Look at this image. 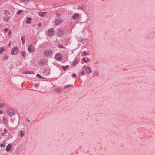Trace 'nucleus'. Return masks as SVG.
I'll return each mask as SVG.
<instances>
[{
  "label": "nucleus",
  "instance_id": "nucleus-1",
  "mask_svg": "<svg viewBox=\"0 0 155 155\" xmlns=\"http://www.w3.org/2000/svg\"><path fill=\"white\" fill-rule=\"evenodd\" d=\"M64 33V31L62 28H60L57 29V31L56 35L58 37H62Z\"/></svg>",
  "mask_w": 155,
  "mask_h": 155
},
{
  "label": "nucleus",
  "instance_id": "nucleus-2",
  "mask_svg": "<svg viewBox=\"0 0 155 155\" xmlns=\"http://www.w3.org/2000/svg\"><path fill=\"white\" fill-rule=\"evenodd\" d=\"M18 48L16 47H14L13 48L12 50L11 54L12 55H15L18 54Z\"/></svg>",
  "mask_w": 155,
  "mask_h": 155
},
{
  "label": "nucleus",
  "instance_id": "nucleus-3",
  "mask_svg": "<svg viewBox=\"0 0 155 155\" xmlns=\"http://www.w3.org/2000/svg\"><path fill=\"white\" fill-rule=\"evenodd\" d=\"M55 58L56 60L61 61L63 60L62 54L60 53H57L55 56Z\"/></svg>",
  "mask_w": 155,
  "mask_h": 155
},
{
  "label": "nucleus",
  "instance_id": "nucleus-4",
  "mask_svg": "<svg viewBox=\"0 0 155 155\" xmlns=\"http://www.w3.org/2000/svg\"><path fill=\"white\" fill-rule=\"evenodd\" d=\"M63 21L62 18H57L54 21L55 25L56 26L59 25L61 24Z\"/></svg>",
  "mask_w": 155,
  "mask_h": 155
},
{
  "label": "nucleus",
  "instance_id": "nucleus-5",
  "mask_svg": "<svg viewBox=\"0 0 155 155\" xmlns=\"http://www.w3.org/2000/svg\"><path fill=\"white\" fill-rule=\"evenodd\" d=\"M48 33L51 36H53L55 34V30L53 28H51L48 31Z\"/></svg>",
  "mask_w": 155,
  "mask_h": 155
},
{
  "label": "nucleus",
  "instance_id": "nucleus-6",
  "mask_svg": "<svg viewBox=\"0 0 155 155\" xmlns=\"http://www.w3.org/2000/svg\"><path fill=\"white\" fill-rule=\"evenodd\" d=\"M28 50L30 53H33L34 51L35 48L32 44H31L28 46Z\"/></svg>",
  "mask_w": 155,
  "mask_h": 155
},
{
  "label": "nucleus",
  "instance_id": "nucleus-7",
  "mask_svg": "<svg viewBox=\"0 0 155 155\" xmlns=\"http://www.w3.org/2000/svg\"><path fill=\"white\" fill-rule=\"evenodd\" d=\"M8 115L11 117L15 114L14 111L12 110H8L6 111Z\"/></svg>",
  "mask_w": 155,
  "mask_h": 155
},
{
  "label": "nucleus",
  "instance_id": "nucleus-8",
  "mask_svg": "<svg viewBox=\"0 0 155 155\" xmlns=\"http://www.w3.org/2000/svg\"><path fill=\"white\" fill-rule=\"evenodd\" d=\"M52 53V51L51 50H47L43 53V55L45 57H47L51 55Z\"/></svg>",
  "mask_w": 155,
  "mask_h": 155
},
{
  "label": "nucleus",
  "instance_id": "nucleus-9",
  "mask_svg": "<svg viewBox=\"0 0 155 155\" xmlns=\"http://www.w3.org/2000/svg\"><path fill=\"white\" fill-rule=\"evenodd\" d=\"M85 70L87 74H89L92 72L91 69L89 67H86L85 68Z\"/></svg>",
  "mask_w": 155,
  "mask_h": 155
},
{
  "label": "nucleus",
  "instance_id": "nucleus-10",
  "mask_svg": "<svg viewBox=\"0 0 155 155\" xmlns=\"http://www.w3.org/2000/svg\"><path fill=\"white\" fill-rule=\"evenodd\" d=\"M79 60L80 59L79 58H76L72 64V66H75L76 65L79 63Z\"/></svg>",
  "mask_w": 155,
  "mask_h": 155
},
{
  "label": "nucleus",
  "instance_id": "nucleus-11",
  "mask_svg": "<svg viewBox=\"0 0 155 155\" xmlns=\"http://www.w3.org/2000/svg\"><path fill=\"white\" fill-rule=\"evenodd\" d=\"M12 147V145L11 144H9L7 145L6 147V150L7 152H9L11 150Z\"/></svg>",
  "mask_w": 155,
  "mask_h": 155
},
{
  "label": "nucleus",
  "instance_id": "nucleus-12",
  "mask_svg": "<svg viewBox=\"0 0 155 155\" xmlns=\"http://www.w3.org/2000/svg\"><path fill=\"white\" fill-rule=\"evenodd\" d=\"M11 19V17L10 16H6V17H4L3 18V21H7L9 20H10Z\"/></svg>",
  "mask_w": 155,
  "mask_h": 155
},
{
  "label": "nucleus",
  "instance_id": "nucleus-13",
  "mask_svg": "<svg viewBox=\"0 0 155 155\" xmlns=\"http://www.w3.org/2000/svg\"><path fill=\"white\" fill-rule=\"evenodd\" d=\"M61 91V88H56L54 89V91L58 93H60Z\"/></svg>",
  "mask_w": 155,
  "mask_h": 155
},
{
  "label": "nucleus",
  "instance_id": "nucleus-14",
  "mask_svg": "<svg viewBox=\"0 0 155 155\" xmlns=\"http://www.w3.org/2000/svg\"><path fill=\"white\" fill-rule=\"evenodd\" d=\"M79 15L78 13L75 14L72 16V18L73 19L75 20L79 16Z\"/></svg>",
  "mask_w": 155,
  "mask_h": 155
},
{
  "label": "nucleus",
  "instance_id": "nucleus-15",
  "mask_svg": "<svg viewBox=\"0 0 155 155\" xmlns=\"http://www.w3.org/2000/svg\"><path fill=\"white\" fill-rule=\"evenodd\" d=\"M20 2H22L25 4H28L29 2V1L28 0H20Z\"/></svg>",
  "mask_w": 155,
  "mask_h": 155
},
{
  "label": "nucleus",
  "instance_id": "nucleus-16",
  "mask_svg": "<svg viewBox=\"0 0 155 155\" xmlns=\"http://www.w3.org/2000/svg\"><path fill=\"white\" fill-rule=\"evenodd\" d=\"M47 14L46 12H40L39 13V15L41 17H44Z\"/></svg>",
  "mask_w": 155,
  "mask_h": 155
},
{
  "label": "nucleus",
  "instance_id": "nucleus-17",
  "mask_svg": "<svg viewBox=\"0 0 155 155\" xmlns=\"http://www.w3.org/2000/svg\"><path fill=\"white\" fill-rule=\"evenodd\" d=\"M32 18L31 17H28L27 18L26 21V23L27 24H30L31 23V21Z\"/></svg>",
  "mask_w": 155,
  "mask_h": 155
},
{
  "label": "nucleus",
  "instance_id": "nucleus-18",
  "mask_svg": "<svg viewBox=\"0 0 155 155\" xmlns=\"http://www.w3.org/2000/svg\"><path fill=\"white\" fill-rule=\"evenodd\" d=\"M10 14V12L9 11L7 10H4V14L6 16H7L8 15Z\"/></svg>",
  "mask_w": 155,
  "mask_h": 155
},
{
  "label": "nucleus",
  "instance_id": "nucleus-19",
  "mask_svg": "<svg viewBox=\"0 0 155 155\" xmlns=\"http://www.w3.org/2000/svg\"><path fill=\"white\" fill-rule=\"evenodd\" d=\"M3 123L5 125H7L8 123V120L5 118H4L2 120Z\"/></svg>",
  "mask_w": 155,
  "mask_h": 155
},
{
  "label": "nucleus",
  "instance_id": "nucleus-20",
  "mask_svg": "<svg viewBox=\"0 0 155 155\" xmlns=\"http://www.w3.org/2000/svg\"><path fill=\"white\" fill-rule=\"evenodd\" d=\"M69 66L68 65L62 66V68L64 71H66L67 69H68L69 68Z\"/></svg>",
  "mask_w": 155,
  "mask_h": 155
},
{
  "label": "nucleus",
  "instance_id": "nucleus-21",
  "mask_svg": "<svg viewBox=\"0 0 155 155\" xmlns=\"http://www.w3.org/2000/svg\"><path fill=\"white\" fill-rule=\"evenodd\" d=\"M21 40L22 41V43L23 44H25V38L24 36H23L21 38Z\"/></svg>",
  "mask_w": 155,
  "mask_h": 155
},
{
  "label": "nucleus",
  "instance_id": "nucleus-22",
  "mask_svg": "<svg viewBox=\"0 0 155 155\" xmlns=\"http://www.w3.org/2000/svg\"><path fill=\"white\" fill-rule=\"evenodd\" d=\"M23 74H33L32 72H31L28 71H26L25 72H23Z\"/></svg>",
  "mask_w": 155,
  "mask_h": 155
},
{
  "label": "nucleus",
  "instance_id": "nucleus-23",
  "mask_svg": "<svg viewBox=\"0 0 155 155\" xmlns=\"http://www.w3.org/2000/svg\"><path fill=\"white\" fill-rule=\"evenodd\" d=\"M25 134L24 132L22 130L20 131V136L21 138L23 137V136Z\"/></svg>",
  "mask_w": 155,
  "mask_h": 155
},
{
  "label": "nucleus",
  "instance_id": "nucleus-24",
  "mask_svg": "<svg viewBox=\"0 0 155 155\" xmlns=\"http://www.w3.org/2000/svg\"><path fill=\"white\" fill-rule=\"evenodd\" d=\"M81 54L83 56H85L87 55L88 54V53H87L86 51H84L83 52L81 53Z\"/></svg>",
  "mask_w": 155,
  "mask_h": 155
},
{
  "label": "nucleus",
  "instance_id": "nucleus-25",
  "mask_svg": "<svg viewBox=\"0 0 155 155\" xmlns=\"http://www.w3.org/2000/svg\"><path fill=\"white\" fill-rule=\"evenodd\" d=\"M81 60L82 61H84V62H85V63H87L89 61V60L88 59L87 60H85V58H82Z\"/></svg>",
  "mask_w": 155,
  "mask_h": 155
},
{
  "label": "nucleus",
  "instance_id": "nucleus-26",
  "mask_svg": "<svg viewBox=\"0 0 155 155\" xmlns=\"http://www.w3.org/2000/svg\"><path fill=\"white\" fill-rule=\"evenodd\" d=\"M21 52L23 56V57L25 58L26 57V54L25 52H24L23 51H21Z\"/></svg>",
  "mask_w": 155,
  "mask_h": 155
},
{
  "label": "nucleus",
  "instance_id": "nucleus-27",
  "mask_svg": "<svg viewBox=\"0 0 155 155\" xmlns=\"http://www.w3.org/2000/svg\"><path fill=\"white\" fill-rule=\"evenodd\" d=\"M98 75V73L97 71H95L93 74V75L94 76H97Z\"/></svg>",
  "mask_w": 155,
  "mask_h": 155
},
{
  "label": "nucleus",
  "instance_id": "nucleus-28",
  "mask_svg": "<svg viewBox=\"0 0 155 155\" xmlns=\"http://www.w3.org/2000/svg\"><path fill=\"white\" fill-rule=\"evenodd\" d=\"M36 76L37 77V78H41V79H43L44 78H43L41 75H40V74H37L36 75Z\"/></svg>",
  "mask_w": 155,
  "mask_h": 155
},
{
  "label": "nucleus",
  "instance_id": "nucleus-29",
  "mask_svg": "<svg viewBox=\"0 0 155 155\" xmlns=\"http://www.w3.org/2000/svg\"><path fill=\"white\" fill-rule=\"evenodd\" d=\"M73 86V85H71V84L68 85H67L65 86L64 87V88H68V87H72Z\"/></svg>",
  "mask_w": 155,
  "mask_h": 155
},
{
  "label": "nucleus",
  "instance_id": "nucleus-30",
  "mask_svg": "<svg viewBox=\"0 0 155 155\" xmlns=\"http://www.w3.org/2000/svg\"><path fill=\"white\" fill-rule=\"evenodd\" d=\"M0 54H2V52L4 51V49L2 47L0 48Z\"/></svg>",
  "mask_w": 155,
  "mask_h": 155
},
{
  "label": "nucleus",
  "instance_id": "nucleus-31",
  "mask_svg": "<svg viewBox=\"0 0 155 155\" xmlns=\"http://www.w3.org/2000/svg\"><path fill=\"white\" fill-rule=\"evenodd\" d=\"M58 47L60 48H65L62 45L60 44L58 45Z\"/></svg>",
  "mask_w": 155,
  "mask_h": 155
},
{
  "label": "nucleus",
  "instance_id": "nucleus-32",
  "mask_svg": "<svg viewBox=\"0 0 155 155\" xmlns=\"http://www.w3.org/2000/svg\"><path fill=\"white\" fill-rule=\"evenodd\" d=\"M23 12V10H19L17 12V15H20L21 14V12Z\"/></svg>",
  "mask_w": 155,
  "mask_h": 155
},
{
  "label": "nucleus",
  "instance_id": "nucleus-33",
  "mask_svg": "<svg viewBox=\"0 0 155 155\" xmlns=\"http://www.w3.org/2000/svg\"><path fill=\"white\" fill-rule=\"evenodd\" d=\"M56 16L58 18H59V17L60 16V14L58 13L56 14Z\"/></svg>",
  "mask_w": 155,
  "mask_h": 155
},
{
  "label": "nucleus",
  "instance_id": "nucleus-34",
  "mask_svg": "<svg viewBox=\"0 0 155 155\" xmlns=\"http://www.w3.org/2000/svg\"><path fill=\"white\" fill-rule=\"evenodd\" d=\"M4 104L2 103H0V108H3L4 107Z\"/></svg>",
  "mask_w": 155,
  "mask_h": 155
},
{
  "label": "nucleus",
  "instance_id": "nucleus-35",
  "mask_svg": "<svg viewBox=\"0 0 155 155\" xmlns=\"http://www.w3.org/2000/svg\"><path fill=\"white\" fill-rule=\"evenodd\" d=\"M9 29L8 28H6L4 29V31L5 33H6L8 31Z\"/></svg>",
  "mask_w": 155,
  "mask_h": 155
},
{
  "label": "nucleus",
  "instance_id": "nucleus-36",
  "mask_svg": "<svg viewBox=\"0 0 155 155\" xmlns=\"http://www.w3.org/2000/svg\"><path fill=\"white\" fill-rule=\"evenodd\" d=\"M76 75L74 73H73L72 74V76L74 78H75L76 77Z\"/></svg>",
  "mask_w": 155,
  "mask_h": 155
},
{
  "label": "nucleus",
  "instance_id": "nucleus-37",
  "mask_svg": "<svg viewBox=\"0 0 155 155\" xmlns=\"http://www.w3.org/2000/svg\"><path fill=\"white\" fill-rule=\"evenodd\" d=\"M81 42L83 44H84L85 43V41L84 40H82V39H81Z\"/></svg>",
  "mask_w": 155,
  "mask_h": 155
},
{
  "label": "nucleus",
  "instance_id": "nucleus-38",
  "mask_svg": "<svg viewBox=\"0 0 155 155\" xmlns=\"http://www.w3.org/2000/svg\"><path fill=\"white\" fill-rule=\"evenodd\" d=\"M5 145L4 144H3L2 143L0 145V147H5Z\"/></svg>",
  "mask_w": 155,
  "mask_h": 155
},
{
  "label": "nucleus",
  "instance_id": "nucleus-39",
  "mask_svg": "<svg viewBox=\"0 0 155 155\" xmlns=\"http://www.w3.org/2000/svg\"><path fill=\"white\" fill-rule=\"evenodd\" d=\"M8 56H6L5 57L3 58V59L5 60H6L8 59Z\"/></svg>",
  "mask_w": 155,
  "mask_h": 155
},
{
  "label": "nucleus",
  "instance_id": "nucleus-40",
  "mask_svg": "<svg viewBox=\"0 0 155 155\" xmlns=\"http://www.w3.org/2000/svg\"><path fill=\"white\" fill-rule=\"evenodd\" d=\"M4 132L5 134H6L7 133L8 130H7L5 128L4 130Z\"/></svg>",
  "mask_w": 155,
  "mask_h": 155
},
{
  "label": "nucleus",
  "instance_id": "nucleus-41",
  "mask_svg": "<svg viewBox=\"0 0 155 155\" xmlns=\"http://www.w3.org/2000/svg\"><path fill=\"white\" fill-rule=\"evenodd\" d=\"M85 73V71H83L81 72V75H83Z\"/></svg>",
  "mask_w": 155,
  "mask_h": 155
},
{
  "label": "nucleus",
  "instance_id": "nucleus-42",
  "mask_svg": "<svg viewBox=\"0 0 155 155\" xmlns=\"http://www.w3.org/2000/svg\"><path fill=\"white\" fill-rule=\"evenodd\" d=\"M11 30H10L9 31L8 34L9 35V37H10V35L11 34Z\"/></svg>",
  "mask_w": 155,
  "mask_h": 155
},
{
  "label": "nucleus",
  "instance_id": "nucleus-43",
  "mask_svg": "<svg viewBox=\"0 0 155 155\" xmlns=\"http://www.w3.org/2000/svg\"><path fill=\"white\" fill-rule=\"evenodd\" d=\"M38 84L37 83V84H35V87L36 88H37L38 87Z\"/></svg>",
  "mask_w": 155,
  "mask_h": 155
},
{
  "label": "nucleus",
  "instance_id": "nucleus-44",
  "mask_svg": "<svg viewBox=\"0 0 155 155\" xmlns=\"http://www.w3.org/2000/svg\"><path fill=\"white\" fill-rule=\"evenodd\" d=\"M42 25V24L41 23H39L38 24V27H41Z\"/></svg>",
  "mask_w": 155,
  "mask_h": 155
},
{
  "label": "nucleus",
  "instance_id": "nucleus-45",
  "mask_svg": "<svg viewBox=\"0 0 155 155\" xmlns=\"http://www.w3.org/2000/svg\"><path fill=\"white\" fill-rule=\"evenodd\" d=\"M11 42H10L8 45V47H10L11 46Z\"/></svg>",
  "mask_w": 155,
  "mask_h": 155
},
{
  "label": "nucleus",
  "instance_id": "nucleus-46",
  "mask_svg": "<svg viewBox=\"0 0 155 155\" xmlns=\"http://www.w3.org/2000/svg\"><path fill=\"white\" fill-rule=\"evenodd\" d=\"M3 113V112L2 110H0V114H2Z\"/></svg>",
  "mask_w": 155,
  "mask_h": 155
},
{
  "label": "nucleus",
  "instance_id": "nucleus-47",
  "mask_svg": "<svg viewBox=\"0 0 155 155\" xmlns=\"http://www.w3.org/2000/svg\"><path fill=\"white\" fill-rule=\"evenodd\" d=\"M1 134L3 136H5V134H4V133H1Z\"/></svg>",
  "mask_w": 155,
  "mask_h": 155
},
{
  "label": "nucleus",
  "instance_id": "nucleus-48",
  "mask_svg": "<svg viewBox=\"0 0 155 155\" xmlns=\"http://www.w3.org/2000/svg\"><path fill=\"white\" fill-rule=\"evenodd\" d=\"M27 121L28 122H29L30 121V120L29 119H27Z\"/></svg>",
  "mask_w": 155,
  "mask_h": 155
},
{
  "label": "nucleus",
  "instance_id": "nucleus-49",
  "mask_svg": "<svg viewBox=\"0 0 155 155\" xmlns=\"http://www.w3.org/2000/svg\"><path fill=\"white\" fill-rule=\"evenodd\" d=\"M0 123H1V121L0 119Z\"/></svg>",
  "mask_w": 155,
  "mask_h": 155
},
{
  "label": "nucleus",
  "instance_id": "nucleus-50",
  "mask_svg": "<svg viewBox=\"0 0 155 155\" xmlns=\"http://www.w3.org/2000/svg\"><path fill=\"white\" fill-rule=\"evenodd\" d=\"M53 5L54 6V5H56V4H53Z\"/></svg>",
  "mask_w": 155,
  "mask_h": 155
},
{
  "label": "nucleus",
  "instance_id": "nucleus-51",
  "mask_svg": "<svg viewBox=\"0 0 155 155\" xmlns=\"http://www.w3.org/2000/svg\"><path fill=\"white\" fill-rule=\"evenodd\" d=\"M43 62L41 63V64H43Z\"/></svg>",
  "mask_w": 155,
  "mask_h": 155
},
{
  "label": "nucleus",
  "instance_id": "nucleus-52",
  "mask_svg": "<svg viewBox=\"0 0 155 155\" xmlns=\"http://www.w3.org/2000/svg\"><path fill=\"white\" fill-rule=\"evenodd\" d=\"M43 62L41 63V64H43Z\"/></svg>",
  "mask_w": 155,
  "mask_h": 155
},
{
  "label": "nucleus",
  "instance_id": "nucleus-53",
  "mask_svg": "<svg viewBox=\"0 0 155 155\" xmlns=\"http://www.w3.org/2000/svg\"><path fill=\"white\" fill-rule=\"evenodd\" d=\"M81 148V147H80V148Z\"/></svg>",
  "mask_w": 155,
  "mask_h": 155
},
{
  "label": "nucleus",
  "instance_id": "nucleus-54",
  "mask_svg": "<svg viewBox=\"0 0 155 155\" xmlns=\"http://www.w3.org/2000/svg\"><path fill=\"white\" fill-rule=\"evenodd\" d=\"M1 139V137H0V139Z\"/></svg>",
  "mask_w": 155,
  "mask_h": 155
},
{
  "label": "nucleus",
  "instance_id": "nucleus-55",
  "mask_svg": "<svg viewBox=\"0 0 155 155\" xmlns=\"http://www.w3.org/2000/svg\"><path fill=\"white\" fill-rule=\"evenodd\" d=\"M1 5V4H0V5Z\"/></svg>",
  "mask_w": 155,
  "mask_h": 155
}]
</instances>
